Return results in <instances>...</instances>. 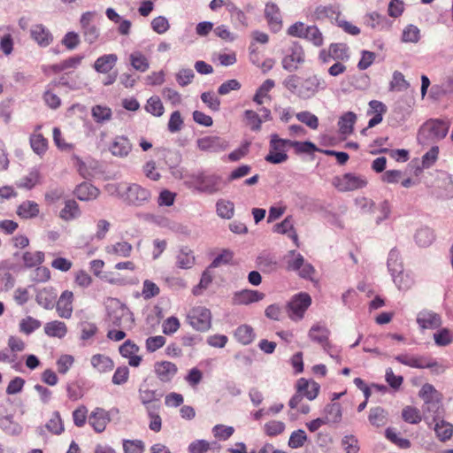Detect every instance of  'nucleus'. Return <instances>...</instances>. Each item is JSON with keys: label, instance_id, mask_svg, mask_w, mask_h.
Here are the masks:
<instances>
[{"label": "nucleus", "instance_id": "nucleus-1", "mask_svg": "<svg viewBox=\"0 0 453 453\" xmlns=\"http://www.w3.org/2000/svg\"><path fill=\"white\" fill-rule=\"evenodd\" d=\"M285 268L288 272H296L299 277L306 280H313L316 273L314 266L305 261L303 255L296 250H289L284 257Z\"/></svg>", "mask_w": 453, "mask_h": 453}, {"label": "nucleus", "instance_id": "nucleus-2", "mask_svg": "<svg viewBox=\"0 0 453 453\" xmlns=\"http://www.w3.org/2000/svg\"><path fill=\"white\" fill-rule=\"evenodd\" d=\"M449 124L440 119H430L419 129L418 140L420 143L426 144L444 138L449 131Z\"/></svg>", "mask_w": 453, "mask_h": 453}, {"label": "nucleus", "instance_id": "nucleus-3", "mask_svg": "<svg viewBox=\"0 0 453 453\" xmlns=\"http://www.w3.org/2000/svg\"><path fill=\"white\" fill-rule=\"evenodd\" d=\"M185 185L209 194L216 193L221 188V178L218 175L192 174L187 177Z\"/></svg>", "mask_w": 453, "mask_h": 453}, {"label": "nucleus", "instance_id": "nucleus-4", "mask_svg": "<svg viewBox=\"0 0 453 453\" xmlns=\"http://www.w3.org/2000/svg\"><path fill=\"white\" fill-rule=\"evenodd\" d=\"M108 322L111 326L121 328H132L134 319L131 311L119 302H116L108 311Z\"/></svg>", "mask_w": 453, "mask_h": 453}, {"label": "nucleus", "instance_id": "nucleus-5", "mask_svg": "<svg viewBox=\"0 0 453 453\" xmlns=\"http://www.w3.org/2000/svg\"><path fill=\"white\" fill-rule=\"evenodd\" d=\"M187 322L196 331H208L211 326V312L204 306L193 307L187 315Z\"/></svg>", "mask_w": 453, "mask_h": 453}, {"label": "nucleus", "instance_id": "nucleus-6", "mask_svg": "<svg viewBox=\"0 0 453 453\" xmlns=\"http://www.w3.org/2000/svg\"><path fill=\"white\" fill-rule=\"evenodd\" d=\"M311 304V298L309 294L302 292L295 295L286 306L288 318L293 321L301 320Z\"/></svg>", "mask_w": 453, "mask_h": 453}, {"label": "nucleus", "instance_id": "nucleus-7", "mask_svg": "<svg viewBox=\"0 0 453 453\" xmlns=\"http://www.w3.org/2000/svg\"><path fill=\"white\" fill-rule=\"evenodd\" d=\"M367 183L368 181L365 176L351 173L337 176L333 180V185L341 192L363 188Z\"/></svg>", "mask_w": 453, "mask_h": 453}, {"label": "nucleus", "instance_id": "nucleus-8", "mask_svg": "<svg viewBox=\"0 0 453 453\" xmlns=\"http://www.w3.org/2000/svg\"><path fill=\"white\" fill-rule=\"evenodd\" d=\"M305 60V53L303 47L294 42L287 50L285 57L282 59V67L288 71H296L299 65L303 64Z\"/></svg>", "mask_w": 453, "mask_h": 453}, {"label": "nucleus", "instance_id": "nucleus-9", "mask_svg": "<svg viewBox=\"0 0 453 453\" xmlns=\"http://www.w3.org/2000/svg\"><path fill=\"white\" fill-rule=\"evenodd\" d=\"M326 88V82L317 75L306 78L300 85L297 96L303 99H309L316 95L319 90Z\"/></svg>", "mask_w": 453, "mask_h": 453}, {"label": "nucleus", "instance_id": "nucleus-10", "mask_svg": "<svg viewBox=\"0 0 453 453\" xmlns=\"http://www.w3.org/2000/svg\"><path fill=\"white\" fill-rule=\"evenodd\" d=\"M153 372L161 383H171L177 375L179 368L171 361L161 360L154 364Z\"/></svg>", "mask_w": 453, "mask_h": 453}, {"label": "nucleus", "instance_id": "nucleus-11", "mask_svg": "<svg viewBox=\"0 0 453 453\" xmlns=\"http://www.w3.org/2000/svg\"><path fill=\"white\" fill-rule=\"evenodd\" d=\"M95 12H87L83 13L80 19L81 32L84 40L89 43H94L99 37L100 32L97 27L93 23Z\"/></svg>", "mask_w": 453, "mask_h": 453}, {"label": "nucleus", "instance_id": "nucleus-12", "mask_svg": "<svg viewBox=\"0 0 453 453\" xmlns=\"http://www.w3.org/2000/svg\"><path fill=\"white\" fill-rule=\"evenodd\" d=\"M395 359L404 365L412 368H434L438 366V363L433 358L422 356H409L406 354L398 355Z\"/></svg>", "mask_w": 453, "mask_h": 453}, {"label": "nucleus", "instance_id": "nucleus-13", "mask_svg": "<svg viewBox=\"0 0 453 453\" xmlns=\"http://www.w3.org/2000/svg\"><path fill=\"white\" fill-rule=\"evenodd\" d=\"M0 428L10 435H18L22 431V426L14 421L13 415L8 412V406L4 403H0Z\"/></svg>", "mask_w": 453, "mask_h": 453}, {"label": "nucleus", "instance_id": "nucleus-14", "mask_svg": "<svg viewBox=\"0 0 453 453\" xmlns=\"http://www.w3.org/2000/svg\"><path fill=\"white\" fill-rule=\"evenodd\" d=\"M110 422V412L100 407L95 408L88 416V424L96 433H103Z\"/></svg>", "mask_w": 453, "mask_h": 453}, {"label": "nucleus", "instance_id": "nucleus-15", "mask_svg": "<svg viewBox=\"0 0 453 453\" xmlns=\"http://www.w3.org/2000/svg\"><path fill=\"white\" fill-rule=\"evenodd\" d=\"M126 199L134 205H141L149 201L150 192L138 184H131L127 188Z\"/></svg>", "mask_w": 453, "mask_h": 453}, {"label": "nucleus", "instance_id": "nucleus-16", "mask_svg": "<svg viewBox=\"0 0 453 453\" xmlns=\"http://www.w3.org/2000/svg\"><path fill=\"white\" fill-rule=\"evenodd\" d=\"M265 298V294L258 290L242 289L233 296V303L237 305H249Z\"/></svg>", "mask_w": 453, "mask_h": 453}, {"label": "nucleus", "instance_id": "nucleus-17", "mask_svg": "<svg viewBox=\"0 0 453 453\" xmlns=\"http://www.w3.org/2000/svg\"><path fill=\"white\" fill-rule=\"evenodd\" d=\"M417 323L422 329H436L441 326V319L432 311L423 310L417 316Z\"/></svg>", "mask_w": 453, "mask_h": 453}, {"label": "nucleus", "instance_id": "nucleus-18", "mask_svg": "<svg viewBox=\"0 0 453 453\" xmlns=\"http://www.w3.org/2000/svg\"><path fill=\"white\" fill-rule=\"evenodd\" d=\"M73 294L72 291L65 290L59 296L56 310L59 317L70 319L73 314Z\"/></svg>", "mask_w": 453, "mask_h": 453}, {"label": "nucleus", "instance_id": "nucleus-19", "mask_svg": "<svg viewBox=\"0 0 453 453\" xmlns=\"http://www.w3.org/2000/svg\"><path fill=\"white\" fill-rule=\"evenodd\" d=\"M119 353L123 357L128 358L129 365L137 367L142 362V357L137 355L139 347L131 340H127L119 346Z\"/></svg>", "mask_w": 453, "mask_h": 453}, {"label": "nucleus", "instance_id": "nucleus-20", "mask_svg": "<svg viewBox=\"0 0 453 453\" xmlns=\"http://www.w3.org/2000/svg\"><path fill=\"white\" fill-rule=\"evenodd\" d=\"M109 150L114 157H125L132 150V143L124 135L116 136L109 145Z\"/></svg>", "mask_w": 453, "mask_h": 453}, {"label": "nucleus", "instance_id": "nucleus-21", "mask_svg": "<svg viewBox=\"0 0 453 453\" xmlns=\"http://www.w3.org/2000/svg\"><path fill=\"white\" fill-rule=\"evenodd\" d=\"M296 390L302 393L303 397L312 401L318 396L320 386L314 380H308L305 378H300L296 381Z\"/></svg>", "mask_w": 453, "mask_h": 453}, {"label": "nucleus", "instance_id": "nucleus-22", "mask_svg": "<svg viewBox=\"0 0 453 453\" xmlns=\"http://www.w3.org/2000/svg\"><path fill=\"white\" fill-rule=\"evenodd\" d=\"M387 111L386 105L377 100H372L369 103L368 115H373L368 122V127L362 130V134H365L368 128L373 127L382 121V116Z\"/></svg>", "mask_w": 453, "mask_h": 453}, {"label": "nucleus", "instance_id": "nucleus-23", "mask_svg": "<svg viewBox=\"0 0 453 453\" xmlns=\"http://www.w3.org/2000/svg\"><path fill=\"white\" fill-rule=\"evenodd\" d=\"M265 15L272 31L278 32L282 27L281 14L279 7L273 3L265 5Z\"/></svg>", "mask_w": 453, "mask_h": 453}, {"label": "nucleus", "instance_id": "nucleus-24", "mask_svg": "<svg viewBox=\"0 0 453 453\" xmlns=\"http://www.w3.org/2000/svg\"><path fill=\"white\" fill-rule=\"evenodd\" d=\"M30 35L41 47H47L53 41L52 34L42 24L32 26Z\"/></svg>", "mask_w": 453, "mask_h": 453}, {"label": "nucleus", "instance_id": "nucleus-25", "mask_svg": "<svg viewBox=\"0 0 453 453\" xmlns=\"http://www.w3.org/2000/svg\"><path fill=\"white\" fill-rule=\"evenodd\" d=\"M118 56L114 53L99 57L94 63V69L99 73H108L116 65Z\"/></svg>", "mask_w": 453, "mask_h": 453}, {"label": "nucleus", "instance_id": "nucleus-26", "mask_svg": "<svg viewBox=\"0 0 453 453\" xmlns=\"http://www.w3.org/2000/svg\"><path fill=\"white\" fill-rule=\"evenodd\" d=\"M197 146L201 150L211 152H218L225 150L226 148L225 142L215 136H208L199 139L197 141Z\"/></svg>", "mask_w": 453, "mask_h": 453}, {"label": "nucleus", "instance_id": "nucleus-27", "mask_svg": "<svg viewBox=\"0 0 453 453\" xmlns=\"http://www.w3.org/2000/svg\"><path fill=\"white\" fill-rule=\"evenodd\" d=\"M90 363L93 368L100 373L109 372L114 368L112 359L103 354L93 355Z\"/></svg>", "mask_w": 453, "mask_h": 453}, {"label": "nucleus", "instance_id": "nucleus-28", "mask_svg": "<svg viewBox=\"0 0 453 453\" xmlns=\"http://www.w3.org/2000/svg\"><path fill=\"white\" fill-rule=\"evenodd\" d=\"M98 195V188L88 182H82L75 188V196L79 200L81 201L96 199Z\"/></svg>", "mask_w": 453, "mask_h": 453}, {"label": "nucleus", "instance_id": "nucleus-29", "mask_svg": "<svg viewBox=\"0 0 453 453\" xmlns=\"http://www.w3.org/2000/svg\"><path fill=\"white\" fill-rule=\"evenodd\" d=\"M329 334L330 331L322 326L319 325H314L311 327L309 330V338L322 347L324 345H327V342H329Z\"/></svg>", "mask_w": 453, "mask_h": 453}, {"label": "nucleus", "instance_id": "nucleus-30", "mask_svg": "<svg viewBox=\"0 0 453 453\" xmlns=\"http://www.w3.org/2000/svg\"><path fill=\"white\" fill-rule=\"evenodd\" d=\"M388 414L385 409L380 406L372 407L369 411V423L376 427H380L388 423Z\"/></svg>", "mask_w": 453, "mask_h": 453}, {"label": "nucleus", "instance_id": "nucleus-31", "mask_svg": "<svg viewBox=\"0 0 453 453\" xmlns=\"http://www.w3.org/2000/svg\"><path fill=\"white\" fill-rule=\"evenodd\" d=\"M357 121V115L353 111H347L338 120V127L341 134L349 135L353 132L354 124Z\"/></svg>", "mask_w": 453, "mask_h": 453}, {"label": "nucleus", "instance_id": "nucleus-32", "mask_svg": "<svg viewBox=\"0 0 453 453\" xmlns=\"http://www.w3.org/2000/svg\"><path fill=\"white\" fill-rule=\"evenodd\" d=\"M44 333L50 337L61 339L67 334V326L65 322L54 320L45 324Z\"/></svg>", "mask_w": 453, "mask_h": 453}, {"label": "nucleus", "instance_id": "nucleus-33", "mask_svg": "<svg viewBox=\"0 0 453 453\" xmlns=\"http://www.w3.org/2000/svg\"><path fill=\"white\" fill-rule=\"evenodd\" d=\"M234 336L242 345L250 344L255 339L254 329L249 325H242L236 328Z\"/></svg>", "mask_w": 453, "mask_h": 453}, {"label": "nucleus", "instance_id": "nucleus-34", "mask_svg": "<svg viewBox=\"0 0 453 453\" xmlns=\"http://www.w3.org/2000/svg\"><path fill=\"white\" fill-rule=\"evenodd\" d=\"M129 61L132 67L141 73H145L150 68V61L141 51L136 50L129 55Z\"/></svg>", "mask_w": 453, "mask_h": 453}, {"label": "nucleus", "instance_id": "nucleus-35", "mask_svg": "<svg viewBox=\"0 0 453 453\" xmlns=\"http://www.w3.org/2000/svg\"><path fill=\"white\" fill-rule=\"evenodd\" d=\"M324 418L326 420V424L339 423L342 420V406L339 403H332L327 404L324 409Z\"/></svg>", "mask_w": 453, "mask_h": 453}, {"label": "nucleus", "instance_id": "nucleus-36", "mask_svg": "<svg viewBox=\"0 0 453 453\" xmlns=\"http://www.w3.org/2000/svg\"><path fill=\"white\" fill-rule=\"evenodd\" d=\"M132 250V245L127 242H116L105 247L106 253L122 257H128L131 255Z\"/></svg>", "mask_w": 453, "mask_h": 453}, {"label": "nucleus", "instance_id": "nucleus-37", "mask_svg": "<svg viewBox=\"0 0 453 453\" xmlns=\"http://www.w3.org/2000/svg\"><path fill=\"white\" fill-rule=\"evenodd\" d=\"M17 213L23 219L35 218L39 214V205L34 201H25L18 207Z\"/></svg>", "mask_w": 453, "mask_h": 453}, {"label": "nucleus", "instance_id": "nucleus-38", "mask_svg": "<svg viewBox=\"0 0 453 453\" xmlns=\"http://www.w3.org/2000/svg\"><path fill=\"white\" fill-rule=\"evenodd\" d=\"M22 261L26 268H33L41 265L44 261L42 251H26L22 255Z\"/></svg>", "mask_w": 453, "mask_h": 453}, {"label": "nucleus", "instance_id": "nucleus-39", "mask_svg": "<svg viewBox=\"0 0 453 453\" xmlns=\"http://www.w3.org/2000/svg\"><path fill=\"white\" fill-rule=\"evenodd\" d=\"M80 215V208L74 200L66 201L59 213V217L66 221L77 219Z\"/></svg>", "mask_w": 453, "mask_h": 453}, {"label": "nucleus", "instance_id": "nucleus-40", "mask_svg": "<svg viewBox=\"0 0 453 453\" xmlns=\"http://www.w3.org/2000/svg\"><path fill=\"white\" fill-rule=\"evenodd\" d=\"M418 395L424 400L426 404L433 403L434 401L439 402L441 398V394L429 383L422 386Z\"/></svg>", "mask_w": 453, "mask_h": 453}, {"label": "nucleus", "instance_id": "nucleus-41", "mask_svg": "<svg viewBox=\"0 0 453 453\" xmlns=\"http://www.w3.org/2000/svg\"><path fill=\"white\" fill-rule=\"evenodd\" d=\"M274 85V81L271 79L265 81L254 95L253 101L257 104H263L265 98L270 99L269 92Z\"/></svg>", "mask_w": 453, "mask_h": 453}, {"label": "nucleus", "instance_id": "nucleus-42", "mask_svg": "<svg viewBox=\"0 0 453 453\" xmlns=\"http://www.w3.org/2000/svg\"><path fill=\"white\" fill-rule=\"evenodd\" d=\"M84 57L81 55L71 57L58 64L52 65V70L55 73H59L67 69H75L77 68L82 62Z\"/></svg>", "mask_w": 453, "mask_h": 453}, {"label": "nucleus", "instance_id": "nucleus-43", "mask_svg": "<svg viewBox=\"0 0 453 453\" xmlns=\"http://www.w3.org/2000/svg\"><path fill=\"white\" fill-rule=\"evenodd\" d=\"M46 428L52 434L59 435L64 430V423L58 411H54L46 424Z\"/></svg>", "mask_w": 453, "mask_h": 453}, {"label": "nucleus", "instance_id": "nucleus-44", "mask_svg": "<svg viewBox=\"0 0 453 453\" xmlns=\"http://www.w3.org/2000/svg\"><path fill=\"white\" fill-rule=\"evenodd\" d=\"M303 39L311 42L314 46L320 47L324 43V37L316 26H307Z\"/></svg>", "mask_w": 453, "mask_h": 453}, {"label": "nucleus", "instance_id": "nucleus-45", "mask_svg": "<svg viewBox=\"0 0 453 453\" xmlns=\"http://www.w3.org/2000/svg\"><path fill=\"white\" fill-rule=\"evenodd\" d=\"M434 233L431 228H418L415 234L416 242L420 247L429 246L434 241Z\"/></svg>", "mask_w": 453, "mask_h": 453}, {"label": "nucleus", "instance_id": "nucleus-46", "mask_svg": "<svg viewBox=\"0 0 453 453\" xmlns=\"http://www.w3.org/2000/svg\"><path fill=\"white\" fill-rule=\"evenodd\" d=\"M30 144L33 150L38 155L44 154L48 148V142L41 134H32L30 137Z\"/></svg>", "mask_w": 453, "mask_h": 453}, {"label": "nucleus", "instance_id": "nucleus-47", "mask_svg": "<svg viewBox=\"0 0 453 453\" xmlns=\"http://www.w3.org/2000/svg\"><path fill=\"white\" fill-rule=\"evenodd\" d=\"M41 326V322L33 317L27 316L19 324V332L28 335Z\"/></svg>", "mask_w": 453, "mask_h": 453}, {"label": "nucleus", "instance_id": "nucleus-48", "mask_svg": "<svg viewBox=\"0 0 453 453\" xmlns=\"http://www.w3.org/2000/svg\"><path fill=\"white\" fill-rule=\"evenodd\" d=\"M403 419L409 424H418L422 417L418 409L413 406H406L402 411Z\"/></svg>", "mask_w": 453, "mask_h": 453}, {"label": "nucleus", "instance_id": "nucleus-49", "mask_svg": "<svg viewBox=\"0 0 453 453\" xmlns=\"http://www.w3.org/2000/svg\"><path fill=\"white\" fill-rule=\"evenodd\" d=\"M124 453H144L145 445L141 440H127L122 441Z\"/></svg>", "mask_w": 453, "mask_h": 453}, {"label": "nucleus", "instance_id": "nucleus-50", "mask_svg": "<svg viewBox=\"0 0 453 453\" xmlns=\"http://www.w3.org/2000/svg\"><path fill=\"white\" fill-rule=\"evenodd\" d=\"M434 431L437 437L441 441H444L450 439V437L452 436L453 426L449 423L441 420V422H437L435 424Z\"/></svg>", "mask_w": 453, "mask_h": 453}, {"label": "nucleus", "instance_id": "nucleus-51", "mask_svg": "<svg viewBox=\"0 0 453 453\" xmlns=\"http://www.w3.org/2000/svg\"><path fill=\"white\" fill-rule=\"evenodd\" d=\"M285 427L286 426L282 421L271 420L265 424L264 431L268 436L274 437L281 434L284 432Z\"/></svg>", "mask_w": 453, "mask_h": 453}, {"label": "nucleus", "instance_id": "nucleus-52", "mask_svg": "<svg viewBox=\"0 0 453 453\" xmlns=\"http://www.w3.org/2000/svg\"><path fill=\"white\" fill-rule=\"evenodd\" d=\"M146 111L154 116L160 117L164 114V105L158 96H151L148 99Z\"/></svg>", "mask_w": 453, "mask_h": 453}, {"label": "nucleus", "instance_id": "nucleus-53", "mask_svg": "<svg viewBox=\"0 0 453 453\" xmlns=\"http://www.w3.org/2000/svg\"><path fill=\"white\" fill-rule=\"evenodd\" d=\"M307 435L304 430L298 429L294 431L289 437L288 446L291 449H298L304 445L307 441Z\"/></svg>", "mask_w": 453, "mask_h": 453}, {"label": "nucleus", "instance_id": "nucleus-54", "mask_svg": "<svg viewBox=\"0 0 453 453\" xmlns=\"http://www.w3.org/2000/svg\"><path fill=\"white\" fill-rule=\"evenodd\" d=\"M160 293L159 287L150 280H145L142 284V296L145 300L151 299Z\"/></svg>", "mask_w": 453, "mask_h": 453}, {"label": "nucleus", "instance_id": "nucleus-55", "mask_svg": "<svg viewBox=\"0 0 453 453\" xmlns=\"http://www.w3.org/2000/svg\"><path fill=\"white\" fill-rule=\"evenodd\" d=\"M234 205L230 201L219 200L217 203V212L224 219H231L234 215Z\"/></svg>", "mask_w": 453, "mask_h": 453}, {"label": "nucleus", "instance_id": "nucleus-56", "mask_svg": "<svg viewBox=\"0 0 453 453\" xmlns=\"http://www.w3.org/2000/svg\"><path fill=\"white\" fill-rule=\"evenodd\" d=\"M287 146L291 147L290 140L280 139L276 134L271 135L270 150L275 152H286Z\"/></svg>", "mask_w": 453, "mask_h": 453}, {"label": "nucleus", "instance_id": "nucleus-57", "mask_svg": "<svg viewBox=\"0 0 453 453\" xmlns=\"http://www.w3.org/2000/svg\"><path fill=\"white\" fill-rule=\"evenodd\" d=\"M74 363V357L72 355H61L56 362L57 370L60 374H65Z\"/></svg>", "mask_w": 453, "mask_h": 453}, {"label": "nucleus", "instance_id": "nucleus-58", "mask_svg": "<svg viewBox=\"0 0 453 453\" xmlns=\"http://www.w3.org/2000/svg\"><path fill=\"white\" fill-rule=\"evenodd\" d=\"M166 342L165 337L162 335L150 336L146 339L145 348L150 353H153L162 348Z\"/></svg>", "mask_w": 453, "mask_h": 453}, {"label": "nucleus", "instance_id": "nucleus-59", "mask_svg": "<svg viewBox=\"0 0 453 453\" xmlns=\"http://www.w3.org/2000/svg\"><path fill=\"white\" fill-rule=\"evenodd\" d=\"M92 116L96 122H104L111 118V110L107 106L96 105L92 108Z\"/></svg>", "mask_w": 453, "mask_h": 453}, {"label": "nucleus", "instance_id": "nucleus-60", "mask_svg": "<svg viewBox=\"0 0 453 453\" xmlns=\"http://www.w3.org/2000/svg\"><path fill=\"white\" fill-rule=\"evenodd\" d=\"M296 117L300 122L305 124L311 129H317L319 127L318 117L311 113L310 111H305L298 112Z\"/></svg>", "mask_w": 453, "mask_h": 453}, {"label": "nucleus", "instance_id": "nucleus-61", "mask_svg": "<svg viewBox=\"0 0 453 453\" xmlns=\"http://www.w3.org/2000/svg\"><path fill=\"white\" fill-rule=\"evenodd\" d=\"M385 434L387 439L401 449H409L411 447V441L408 439L399 437L393 428H388Z\"/></svg>", "mask_w": 453, "mask_h": 453}, {"label": "nucleus", "instance_id": "nucleus-62", "mask_svg": "<svg viewBox=\"0 0 453 453\" xmlns=\"http://www.w3.org/2000/svg\"><path fill=\"white\" fill-rule=\"evenodd\" d=\"M180 320L174 316L167 318L162 324V331L166 335L173 334L180 329Z\"/></svg>", "mask_w": 453, "mask_h": 453}, {"label": "nucleus", "instance_id": "nucleus-63", "mask_svg": "<svg viewBox=\"0 0 453 453\" xmlns=\"http://www.w3.org/2000/svg\"><path fill=\"white\" fill-rule=\"evenodd\" d=\"M342 446L346 453H357L359 451L358 441L352 434L345 435L342 439Z\"/></svg>", "mask_w": 453, "mask_h": 453}, {"label": "nucleus", "instance_id": "nucleus-64", "mask_svg": "<svg viewBox=\"0 0 453 453\" xmlns=\"http://www.w3.org/2000/svg\"><path fill=\"white\" fill-rule=\"evenodd\" d=\"M201 100L211 110L217 111L219 110L220 100L211 91L203 92L201 95Z\"/></svg>", "mask_w": 453, "mask_h": 453}]
</instances>
